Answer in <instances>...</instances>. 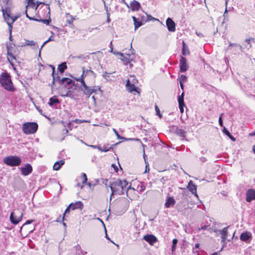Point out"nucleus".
I'll list each match as a JSON object with an SVG mask.
<instances>
[{
    "label": "nucleus",
    "instance_id": "09e8293b",
    "mask_svg": "<svg viewBox=\"0 0 255 255\" xmlns=\"http://www.w3.org/2000/svg\"><path fill=\"white\" fill-rule=\"evenodd\" d=\"M73 123H74V121H72L71 122H70L68 124V128L70 129L71 130L73 128H76L77 126H74V125H73Z\"/></svg>",
    "mask_w": 255,
    "mask_h": 255
},
{
    "label": "nucleus",
    "instance_id": "9d476101",
    "mask_svg": "<svg viewBox=\"0 0 255 255\" xmlns=\"http://www.w3.org/2000/svg\"><path fill=\"white\" fill-rule=\"evenodd\" d=\"M131 77L133 78L132 83L130 81V80L128 79L126 84L127 89L128 91L130 92H132L133 91L137 92L136 87L134 85L136 80L134 79V76H131Z\"/></svg>",
    "mask_w": 255,
    "mask_h": 255
},
{
    "label": "nucleus",
    "instance_id": "3c124183",
    "mask_svg": "<svg viewBox=\"0 0 255 255\" xmlns=\"http://www.w3.org/2000/svg\"><path fill=\"white\" fill-rule=\"evenodd\" d=\"M138 20H141L143 22H147L146 19L144 15H139V17L137 18Z\"/></svg>",
    "mask_w": 255,
    "mask_h": 255
},
{
    "label": "nucleus",
    "instance_id": "f257e3e1",
    "mask_svg": "<svg viewBox=\"0 0 255 255\" xmlns=\"http://www.w3.org/2000/svg\"><path fill=\"white\" fill-rule=\"evenodd\" d=\"M2 15L5 21L6 22L7 24L8 25V31L9 33V39L10 42H9L6 44L7 51V60L10 63V65L12 66L14 70L16 71V66L12 62L13 60L16 59V56L14 55L15 44L14 43H11V42L12 41L11 35L12 28V24L16 20V16L12 15V14L11 13H10V9L9 7H6L5 9H2Z\"/></svg>",
    "mask_w": 255,
    "mask_h": 255
},
{
    "label": "nucleus",
    "instance_id": "bf43d9fd",
    "mask_svg": "<svg viewBox=\"0 0 255 255\" xmlns=\"http://www.w3.org/2000/svg\"><path fill=\"white\" fill-rule=\"evenodd\" d=\"M20 216L18 217H17V221H16L17 224L21 221L22 215H23V214L21 211H20Z\"/></svg>",
    "mask_w": 255,
    "mask_h": 255
},
{
    "label": "nucleus",
    "instance_id": "aec40b11",
    "mask_svg": "<svg viewBox=\"0 0 255 255\" xmlns=\"http://www.w3.org/2000/svg\"><path fill=\"white\" fill-rule=\"evenodd\" d=\"M70 207H71V209L73 210L76 209L82 210L84 207V204L81 201H77L75 203H71L70 204Z\"/></svg>",
    "mask_w": 255,
    "mask_h": 255
},
{
    "label": "nucleus",
    "instance_id": "69168bd1",
    "mask_svg": "<svg viewBox=\"0 0 255 255\" xmlns=\"http://www.w3.org/2000/svg\"><path fill=\"white\" fill-rule=\"evenodd\" d=\"M113 53L114 54H118V55H120L121 57H124V54L121 52H117V51H114L113 52Z\"/></svg>",
    "mask_w": 255,
    "mask_h": 255
},
{
    "label": "nucleus",
    "instance_id": "37998d69",
    "mask_svg": "<svg viewBox=\"0 0 255 255\" xmlns=\"http://www.w3.org/2000/svg\"><path fill=\"white\" fill-rule=\"evenodd\" d=\"M135 230L136 231L133 234L132 237V238L133 239V240H137L138 239V238L139 237V234H140L139 231H137L136 230V229H135Z\"/></svg>",
    "mask_w": 255,
    "mask_h": 255
},
{
    "label": "nucleus",
    "instance_id": "49530a36",
    "mask_svg": "<svg viewBox=\"0 0 255 255\" xmlns=\"http://www.w3.org/2000/svg\"><path fill=\"white\" fill-rule=\"evenodd\" d=\"M155 110L156 111V115L158 116L160 118H162V115L160 114V110L156 105L155 106Z\"/></svg>",
    "mask_w": 255,
    "mask_h": 255
},
{
    "label": "nucleus",
    "instance_id": "ddd939ff",
    "mask_svg": "<svg viewBox=\"0 0 255 255\" xmlns=\"http://www.w3.org/2000/svg\"><path fill=\"white\" fill-rule=\"evenodd\" d=\"M171 130L172 131L175 132L176 134L182 138H184L186 136V132L184 130L179 128L176 126H172Z\"/></svg>",
    "mask_w": 255,
    "mask_h": 255
},
{
    "label": "nucleus",
    "instance_id": "7ed1b4c3",
    "mask_svg": "<svg viewBox=\"0 0 255 255\" xmlns=\"http://www.w3.org/2000/svg\"><path fill=\"white\" fill-rule=\"evenodd\" d=\"M0 83L5 90L11 91L14 89L10 76L6 73H3L0 75Z\"/></svg>",
    "mask_w": 255,
    "mask_h": 255
},
{
    "label": "nucleus",
    "instance_id": "680f3d73",
    "mask_svg": "<svg viewBox=\"0 0 255 255\" xmlns=\"http://www.w3.org/2000/svg\"><path fill=\"white\" fill-rule=\"evenodd\" d=\"M145 164H146V165H145V169L144 172L145 173L149 172V167L148 163H145Z\"/></svg>",
    "mask_w": 255,
    "mask_h": 255
},
{
    "label": "nucleus",
    "instance_id": "2f4dec72",
    "mask_svg": "<svg viewBox=\"0 0 255 255\" xmlns=\"http://www.w3.org/2000/svg\"><path fill=\"white\" fill-rule=\"evenodd\" d=\"M251 234L248 232L243 233L240 236V239L244 242L247 241L251 238Z\"/></svg>",
    "mask_w": 255,
    "mask_h": 255
},
{
    "label": "nucleus",
    "instance_id": "9b49d317",
    "mask_svg": "<svg viewBox=\"0 0 255 255\" xmlns=\"http://www.w3.org/2000/svg\"><path fill=\"white\" fill-rule=\"evenodd\" d=\"M118 182H120V186H121V188L123 189V191H124V193L126 192V194H128V191L129 189L134 190V189L131 187L130 185L128 186V182L126 180H121L120 179H117Z\"/></svg>",
    "mask_w": 255,
    "mask_h": 255
},
{
    "label": "nucleus",
    "instance_id": "052dcab7",
    "mask_svg": "<svg viewBox=\"0 0 255 255\" xmlns=\"http://www.w3.org/2000/svg\"><path fill=\"white\" fill-rule=\"evenodd\" d=\"M184 104L183 105H179V109H180V111L181 113H183L184 112Z\"/></svg>",
    "mask_w": 255,
    "mask_h": 255
},
{
    "label": "nucleus",
    "instance_id": "603ef678",
    "mask_svg": "<svg viewBox=\"0 0 255 255\" xmlns=\"http://www.w3.org/2000/svg\"><path fill=\"white\" fill-rule=\"evenodd\" d=\"M209 229V227L208 226H202L201 228H198V231H199L200 230H208Z\"/></svg>",
    "mask_w": 255,
    "mask_h": 255
},
{
    "label": "nucleus",
    "instance_id": "72a5a7b5",
    "mask_svg": "<svg viewBox=\"0 0 255 255\" xmlns=\"http://www.w3.org/2000/svg\"><path fill=\"white\" fill-rule=\"evenodd\" d=\"M60 102L59 100L57 99V98L55 96H54L50 99L49 102L48 104L50 106H52L54 104H58Z\"/></svg>",
    "mask_w": 255,
    "mask_h": 255
},
{
    "label": "nucleus",
    "instance_id": "a19ab883",
    "mask_svg": "<svg viewBox=\"0 0 255 255\" xmlns=\"http://www.w3.org/2000/svg\"><path fill=\"white\" fill-rule=\"evenodd\" d=\"M223 16H224L223 22H225L226 21H229V16H228V13L227 8H226L225 11L224 13Z\"/></svg>",
    "mask_w": 255,
    "mask_h": 255
},
{
    "label": "nucleus",
    "instance_id": "20e7f679",
    "mask_svg": "<svg viewBox=\"0 0 255 255\" xmlns=\"http://www.w3.org/2000/svg\"><path fill=\"white\" fill-rule=\"evenodd\" d=\"M38 125L35 122L25 123L22 128V131L26 134H33L38 129Z\"/></svg>",
    "mask_w": 255,
    "mask_h": 255
},
{
    "label": "nucleus",
    "instance_id": "a878e982",
    "mask_svg": "<svg viewBox=\"0 0 255 255\" xmlns=\"http://www.w3.org/2000/svg\"><path fill=\"white\" fill-rule=\"evenodd\" d=\"M132 18L133 22H134L135 30L137 29L138 27H139L143 24V22H142L140 20H138V18H136L135 16H132Z\"/></svg>",
    "mask_w": 255,
    "mask_h": 255
},
{
    "label": "nucleus",
    "instance_id": "423d86ee",
    "mask_svg": "<svg viewBox=\"0 0 255 255\" xmlns=\"http://www.w3.org/2000/svg\"><path fill=\"white\" fill-rule=\"evenodd\" d=\"M40 4H43L44 6L45 5L44 3L41 2H37L36 4L34 2L33 0H27V5H26V10L28 11V12H30L31 9L32 11H34L35 13V16L37 17H40L37 9Z\"/></svg>",
    "mask_w": 255,
    "mask_h": 255
},
{
    "label": "nucleus",
    "instance_id": "5701e85b",
    "mask_svg": "<svg viewBox=\"0 0 255 255\" xmlns=\"http://www.w3.org/2000/svg\"><path fill=\"white\" fill-rule=\"evenodd\" d=\"M130 5L131 7V9L132 11L138 10L140 8V4L139 2H138L136 0H133L130 3Z\"/></svg>",
    "mask_w": 255,
    "mask_h": 255
},
{
    "label": "nucleus",
    "instance_id": "f03ea898",
    "mask_svg": "<svg viewBox=\"0 0 255 255\" xmlns=\"http://www.w3.org/2000/svg\"><path fill=\"white\" fill-rule=\"evenodd\" d=\"M41 8H42L43 10H44L45 11V13H46L45 17H48L49 18H50V9L49 5L47 4L46 5H45L44 6H42L40 7V9ZM25 13L26 14V16L29 19L31 20H34V21H38V22H42L43 23L46 24L47 25H48L49 24L50 22L51 21L50 19H38V18H35L34 16H30L27 13V10L25 11Z\"/></svg>",
    "mask_w": 255,
    "mask_h": 255
},
{
    "label": "nucleus",
    "instance_id": "4c0bfd02",
    "mask_svg": "<svg viewBox=\"0 0 255 255\" xmlns=\"http://www.w3.org/2000/svg\"><path fill=\"white\" fill-rule=\"evenodd\" d=\"M223 132L226 135H227L232 141H235L236 138L232 135L231 134L230 132L225 128H224L223 129Z\"/></svg>",
    "mask_w": 255,
    "mask_h": 255
},
{
    "label": "nucleus",
    "instance_id": "412c9836",
    "mask_svg": "<svg viewBox=\"0 0 255 255\" xmlns=\"http://www.w3.org/2000/svg\"><path fill=\"white\" fill-rule=\"evenodd\" d=\"M175 200L173 197H168L166 199L164 206L166 208H169L175 204Z\"/></svg>",
    "mask_w": 255,
    "mask_h": 255
},
{
    "label": "nucleus",
    "instance_id": "13d9d810",
    "mask_svg": "<svg viewBox=\"0 0 255 255\" xmlns=\"http://www.w3.org/2000/svg\"><path fill=\"white\" fill-rule=\"evenodd\" d=\"M74 121V123H76L77 124H82L85 122L84 120H79V119H76Z\"/></svg>",
    "mask_w": 255,
    "mask_h": 255
},
{
    "label": "nucleus",
    "instance_id": "f8f14e48",
    "mask_svg": "<svg viewBox=\"0 0 255 255\" xmlns=\"http://www.w3.org/2000/svg\"><path fill=\"white\" fill-rule=\"evenodd\" d=\"M3 162L11 166H16V156H7L3 159Z\"/></svg>",
    "mask_w": 255,
    "mask_h": 255
},
{
    "label": "nucleus",
    "instance_id": "0e129e2a",
    "mask_svg": "<svg viewBox=\"0 0 255 255\" xmlns=\"http://www.w3.org/2000/svg\"><path fill=\"white\" fill-rule=\"evenodd\" d=\"M196 34L198 36H199V37H204L203 34L201 32H199V31H196Z\"/></svg>",
    "mask_w": 255,
    "mask_h": 255
},
{
    "label": "nucleus",
    "instance_id": "e2e57ef3",
    "mask_svg": "<svg viewBox=\"0 0 255 255\" xmlns=\"http://www.w3.org/2000/svg\"><path fill=\"white\" fill-rule=\"evenodd\" d=\"M87 77H85V75H83V73H82L81 77H80L79 78H77L76 79V80L77 81H79V82H81V79H82L83 80H84V78H86Z\"/></svg>",
    "mask_w": 255,
    "mask_h": 255
},
{
    "label": "nucleus",
    "instance_id": "ea45409f",
    "mask_svg": "<svg viewBox=\"0 0 255 255\" xmlns=\"http://www.w3.org/2000/svg\"><path fill=\"white\" fill-rule=\"evenodd\" d=\"M3 2L7 6H5V8H4L3 6H2V9H5L6 7H9L10 9V11L11 12L10 8L9 7V5H11V0H2Z\"/></svg>",
    "mask_w": 255,
    "mask_h": 255
},
{
    "label": "nucleus",
    "instance_id": "4be33fe9",
    "mask_svg": "<svg viewBox=\"0 0 255 255\" xmlns=\"http://www.w3.org/2000/svg\"><path fill=\"white\" fill-rule=\"evenodd\" d=\"M229 228V227H227L224 228L223 230H221V239L222 241L221 242L225 243L226 242V240L227 239L228 236V229Z\"/></svg>",
    "mask_w": 255,
    "mask_h": 255
},
{
    "label": "nucleus",
    "instance_id": "58836bf2",
    "mask_svg": "<svg viewBox=\"0 0 255 255\" xmlns=\"http://www.w3.org/2000/svg\"><path fill=\"white\" fill-rule=\"evenodd\" d=\"M178 102L179 105H183L184 103V93L183 92L181 95H179L178 98Z\"/></svg>",
    "mask_w": 255,
    "mask_h": 255
},
{
    "label": "nucleus",
    "instance_id": "864d4df0",
    "mask_svg": "<svg viewBox=\"0 0 255 255\" xmlns=\"http://www.w3.org/2000/svg\"><path fill=\"white\" fill-rule=\"evenodd\" d=\"M146 15V17L147 18L146 19L147 21L153 20H156V19L151 16L150 15H148L147 13H145Z\"/></svg>",
    "mask_w": 255,
    "mask_h": 255
},
{
    "label": "nucleus",
    "instance_id": "e433bc0d",
    "mask_svg": "<svg viewBox=\"0 0 255 255\" xmlns=\"http://www.w3.org/2000/svg\"><path fill=\"white\" fill-rule=\"evenodd\" d=\"M112 147H109L108 145H104L102 147H98V149L102 152H107L112 149Z\"/></svg>",
    "mask_w": 255,
    "mask_h": 255
},
{
    "label": "nucleus",
    "instance_id": "39448f33",
    "mask_svg": "<svg viewBox=\"0 0 255 255\" xmlns=\"http://www.w3.org/2000/svg\"><path fill=\"white\" fill-rule=\"evenodd\" d=\"M120 182H118L117 180L116 181L111 182L110 184V187L112 191V193L111 194L110 200V201L112 200V197L114 195H124V191H123V189L121 188V186H120Z\"/></svg>",
    "mask_w": 255,
    "mask_h": 255
},
{
    "label": "nucleus",
    "instance_id": "f3484780",
    "mask_svg": "<svg viewBox=\"0 0 255 255\" xmlns=\"http://www.w3.org/2000/svg\"><path fill=\"white\" fill-rule=\"evenodd\" d=\"M83 75H85V77H90V78L94 80L96 77V74L91 70V68L89 69H85L84 67L82 68Z\"/></svg>",
    "mask_w": 255,
    "mask_h": 255
},
{
    "label": "nucleus",
    "instance_id": "6e6d98bb",
    "mask_svg": "<svg viewBox=\"0 0 255 255\" xmlns=\"http://www.w3.org/2000/svg\"><path fill=\"white\" fill-rule=\"evenodd\" d=\"M222 116H223V114H221L219 119V125L221 127H223V122L222 121Z\"/></svg>",
    "mask_w": 255,
    "mask_h": 255
},
{
    "label": "nucleus",
    "instance_id": "1a4fd4ad",
    "mask_svg": "<svg viewBox=\"0 0 255 255\" xmlns=\"http://www.w3.org/2000/svg\"><path fill=\"white\" fill-rule=\"evenodd\" d=\"M20 174L23 176H27L32 171V167L29 163L25 164L23 166L18 168Z\"/></svg>",
    "mask_w": 255,
    "mask_h": 255
},
{
    "label": "nucleus",
    "instance_id": "0eeeda50",
    "mask_svg": "<svg viewBox=\"0 0 255 255\" xmlns=\"http://www.w3.org/2000/svg\"><path fill=\"white\" fill-rule=\"evenodd\" d=\"M80 80L81 85L79 88L87 97H89L93 93L97 91V89L95 87L91 88L88 87L86 84L85 80L82 79H81Z\"/></svg>",
    "mask_w": 255,
    "mask_h": 255
},
{
    "label": "nucleus",
    "instance_id": "6e6552de",
    "mask_svg": "<svg viewBox=\"0 0 255 255\" xmlns=\"http://www.w3.org/2000/svg\"><path fill=\"white\" fill-rule=\"evenodd\" d=\"M126 56L124 55V57H122L121 60L123 61L124 65H128L129 64L130 67L131 68L133 65L130 63V62L133 61L135 58L134 50L132 48L131 46L130 49V52L126 53Z\"/></svg>",
    "mask_w": 255,
    "mask_h": 255
},
{
    "label": "nucleus",
    "instance_id": "c85d7f7f",
    "mask_svg": "<svg viewBox=\"0 0 255 255\" xmlns=\"http://www.w3.org/2000/svg\"><path fill=\"white\" fill-rule=\"evenodd\" d=\"M65 163L64 160H61L58 161H56L53 165V168L54 170H58L60 169L61 166L63 165Z\"/></svg>",
    "mask_w": 255,
    "mask_h": 255
},
{
    "label": "nucleus",
    "instance_id": "c03bdc74",
    "mask_svg": "<svg viewBox=\"0 0 255 255\" xmlns=\"http://www.w3.org/2000/svg\"><path fill=\"white\" fill-rule=\"evenodd\" d=\"M178 240L176 239H174L172 241V251L173 252L175 250V248L176 245L177 244Z\"/></svg>",
    "mask_w": 255,
    "mask_h": 255
},
{
    "label": "nucleus",
    "instance_id": "b1692460",
    "mask_svg": "<svg viewBox=\"0 0 255 255\" xmlns=\"http://www.w3.org/2000/svg\"><path fill=\"white\" fill-rule=\"evenodd\" d=\"M50 66L52 68V70H53V72H52V78H53L52 85H54V83L55 82H58L60 84V80H61L60 77L59 75H55V74H54V71H55V68H54V67L53 66H52V65H50Z\"/></svg>",
    "mask_w": 255,
    "mask_h": 255
},
{
    "label": "nucleus",
    "instance_id": "cd10ccee",
    "mask_svg": "<svg viewBox=\"0 0 255 255\" xmlns=\"http://www.w3.org/2000/svg\"><path fill=\"white\" fill-rule=\"evenodd\" d=\"M66 18L67 23L72 26L73 25V22L74 20L75 19V18L72 15H70L69 13L66 14Z\"/></svg>",
    "mask_w": 255,
    "mask_h": 255
},
{
    "label": "nucleus",
    "instance_id": "de8ad7c7",
    "mask_svg": "<svg viewBox=\"0 0 255 255\" xmlns=\"http://www.w3.org/2000/svg\"><path fill=\"white\" fill-rule=\"evenodd\" d=\"M71 209V207H70V205L67 207L65 211V212L63 214V217H62V220H64L65 215V214L69 213L70 212V210Z\"/></svg>",
    "mask_w": 255,
    "mask_h": 255
},
{
    "label": "nucleus",
    "instance_id": "6ab92c4d",
    "mask_svg": "<svg viewBox=\"0 0 255 255\" xmlns=\"http://www.w3.org/2000/svg\"><path fill=\"white\" fill-rule=\"evenodd\" d=\"M188 189L195 196L198 197L197 194V186L195 185L192 180L189 181L187 186Z\"/></svg>",
    "mask_w": 255,
    "mask_h": 255
},
{
    "label": "nucleus",
    "instance_id": "c9c22d12",
    "mask_svg": "<svg viewBox=\"0 0 255 255\" xmlns=\"http://www.w3.org/2000/svg\"><path fill=\"white\" fill-rule=\"evenodd\" d=\"M113 131L115 132V133L118 139H123V140H132L134 139L133 138H126L125 137H123V136H120L119 134L118 131L116 130V129L115 128H113Z\"/></svg>",
    "mask_w": 255,
    "mask_h": 255
},
{
    "label": "nucleus",
    "instance_id": "473e14b6",
    "mask_svg": "<svg viewBox=\"0 0 255 255\" xmlns=\"http://www.w3.org/2000/svg\"><path fill=\"white\" fill-rule=\"evenodd\" d=\"M67 67L66 63L64 62L59 65L58 70L60 73H63Z\"/></svg>",
    "mask_w": 255,
    "mask_h": 255
},
{
    "label": "nucleus",
    "instance_id": "bb28decb",
    "mask_svg": "<svg viewBox=\"0 0 255 255\" xmlns=\"http://www.w3.org/2000/svg\"><path fill=\"white\" fill-rule=\"evenodd\" d=\"M190 51L188 46L186 44L184 41H182V54L183 55H189Z\"/></svg>",
    "mask_w": 255,
    "mask_h": 255
},
{
    "label": "nucleus",
    "instance_id": "7c9ffc66",
    "mask_svg": "<svg viewBox=\"0 0 255 255\" xmlns=\"http://www.w3.org/2000/svg\"><path fill=\"white\" fill-rule=\"evenodd\" d=\"M73 81L72 79L68 78H63L61 79L60 84V85L65 84L66 85H69L72 84Z\"/></svg>",
    "mask_w": 255,
    "mask_h": 255
},
{
    "label": "nucleus",
    "instance_id": "4468645a",
    "mask_svg": "<svg viewBox=\"0 0 255 255\" xmlns=\"http://www.w3.org/2000/svg\"><path fill=\"white\" fill-rule=\"evenodd\" d=\"M179 65L180 70L181 72H184L188 69V66L187 63V60L185 57L183 56L181 57Z\"/></svg>",
    "mask_w": 255,
    "mask_h": 255
},
{
    "label": "nucleus",
    "instance_id": "79ce46f5",
    "mask_svg": "<svg viewBox=\"0 0 255 255\" xmlns=\"http://www.w3.org/2000/svg\"><path fill=\"white\" fill-rule=\"evenodd\" d=\"M14 213L13 212H11L10 216V220L11 222L16 225V217L14 216Z\"/></svg>",
    "mask_w": 255,
    "mask_h": 255
},
{
    "label": "nucleus",
    "instance_id": "393cba45",
    "mask_svg": "<svg viewBox=\"0 0 255 255\" xmlns=\"http://www.w3.org/2000/svg\"><path fill=\"white\" fill-rule=\"evenodd\" d=\"M24 45H27V46H30L32 47L33 49H37L38 48V46L36 42L33 40H28L24 39Z\"/></svg>",
    "mask_w": 255,
    "mask_h": 255
},
{
    "label": "nucleus",
    "instance_id": "c756f323",
    "mask_svg": "<svg viewBox=\"0 0 255 255\" xmlns=\"http://www.w3.org/2000/svg\"><path fill=\"white\" fill-rule=\"evenodd\" d=\"M74 248L76 251V255H81V254L82 255H86L87 253L86 252L82 251L81 247L79 245L75 246Z\"/></svg>",
    "mask_w": 255,
    "mask_h": 255
},
{
    "label": "nucleus",
    "instance_id": "2eb2a0df",
    "mask_svg": "<svg viewBox=\"0 0 255 255\" xmlns=\"http://www.w3.org/2000/svg\"><path fill=\"white\" fill-rule=\"evenodd\" d=\"M166 24L168 30L170 32H174L176 30L175 23L170 17H168L166 20Z\"/></svg>",
    "mask_w": 255,
    "mask_h": 255
},
{
    "label": "nucleus",
    "instance_id": "8fccbe9b",
    "mask_svg": "<svg viewBox=\"0 0 255 255\" xmlns=\"http://www.w3.org/2000/svg\"><path fill=\"white\" fill-rule=\"evenodd\" d=\"M81 177L83 179V181H82V183L83 184H85L86 183L87 181V175L85 173H83L82 174V176H81Z\"/></svg>",
    "mask_w": 255,
    "mask_h": 255
},
{
    "label": "nucleus",
    "instance_id": "a18cd8bd",
    "mask_svg": "<svg viewBox=\"0 0 255 255\" xmlns=\"http://www.w3.org/2000/svg\"><path fill=\"white\" fill-rule=\"evenodd\" d=\"M187 77L184 75H181L179 77V82L184 83L186 81Z\"/></svg>",
    "mask_w": 255,
    "mask_h": 255
},
{
    "label": "nucleus",
    "instance_id": "4d7b16f0",
    "mask_svg": "<svg viewBox=\"0 0 255 255\" xmlns=\"http://www.w3.org/2000/svg\"><path fill=\"white\" fill-rule=\"evenodd\" d=\"M109 73H108L107 72H105L103 75L102 76L103 78H104L106 79H107L109 77Z\"/></svg>",
    "mask_w": 255,
    "mask_h": 255
},
{
    "label": "nucleus",
    "instance_id": "5fc2aeb1",
    "mask_svg": "<svg viewBox=\"0 0 255 255\" xmlns=\"http://www.w3.org/2000/svg\"><path fill=\"white\" fill-rule=\"evenodd\" d=\"M51 37H50L47 40H46V41H45L44 42V43L42 44V45L41 46V48L40 49V50H39V55H40V53H41V50L42 49V48L43 47V46L49 41H51Z\"/></svg>",
    "mask_w": 255,
    "mask_h": 255
},
{
    "label": "nucleus",
    "instance_id": "a211bd4d",
    "mask_svg": "<svg viewBox=\"0 0 255 255\" xmlns=\"http://www.w3.org/2000/svg\"><path fill=\"white\" fill-rule=\"evenodd\" d=\"M255 200V191L253 189H249L246 193V201L250 202Z\"/></svg>",
    "mask_w": 255,
    "mask_h": 255
},
{
    "label": "nucleus",
    "instance_id": "338daca9",
    "mask_svg": "<svg viewBox=\"0 0 255 255\" xmlns=\"http://www.w3.org/2000/svg\"><path fill=\"white\" fill-rule=\"evenodd\" d=\"M200 160L203 163L207 161V159L205 157L202 156L200 158Z\"/></svg>",
    "mask_w": 255,
    "mask_h": 255
},
{
    "label": "nucleus",
    "instance_id": "774afa93",
    "mask_svg": "<svg viewBox=\"0 0 255 255\" xmlns=\"http://www.w3.org/2000/svg\"><path fill=\"white\" fill-rule=\"evenodd\" d=\"M213 232L216 233L217 234V235H221V230H215V229H214L213 230Z\"/></svg>",
    "mask_w": 255,
    "mask_h": 255
},
{
    "label": "nucleus",
    "instance_id": "f704fd0d",
    "mask_svg": "<svg viewBox=\"0 0 255 255\" xmlns=\"http://www.w3.org/2000/svg\"><path fill=\"white\" fill-rule=\"evenodd\" d=\"M62 97H69L71 99H74L75 97V95L74 92L71 90H68L67 91L66 94L61 95Z\"/></svg>",
    "mask_w": 255,
    "mask_h": 255
},
{
    "label": "nucleus",
    "instance_id": "dca6fc26",
    "mask_svg": "<svg viewBox=\"0 0 255 255\" xmlns=\"http://www.w3.org/2000/svg\"><path fill=\"white\" fill-rule=\"evenodd\" d=\"M143 239L148 243L150 245H153L157 241L156 237L151 234H147L144 236Z\"/></svg>",
    "mask_w": 255,
    "mask_h": 255
}]
</instances>
